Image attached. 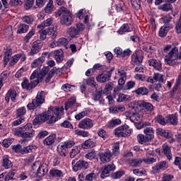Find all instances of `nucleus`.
<instances>
[{
	"instance_id": "f257e3e1",
	"label": "nucleus",
	"mask_w": 181,
	"mask_h": 181,
	"mask_svg": "<svg viewBox=\"0 0 181 181\" xmlns=\"http://www.w3.org/2000/svg\"><path fill=\"white\" fill-rule=\"evenodd\" d=\"M63 111L64 109L60 107H50L48 108V111L39 115L33 120V125H37V124H42V122H46L47 119L49 120V124H54L57 119L62 118L63 115Z\"/></svg>"
},
{
	"instance_id": "f03ea898",
	"label": "nucleus",
	"mask_w": 181,
	"mask_h": 181,
	"mask_svg": "<svg viewBox=\"0 0 181 181\" xmlns=\"http://www.w3.org/2000/svg\"><path fill=\"white\" fill-rule=\"evenodd\" d=\"M39 71H40V69H37L33 72L30 77V82H29L28 78H23L21 86L24 90H28V91L33 90V88H35V87L45 78V76L49 71V66H45L42 69L40 73Z\"/></svg>"
},
{
	"instance_id": "7ed1b4c3",
	"label": "nucleus",
	"mask_w": 181,
	"mask_h": 181,
	"mask_svg": "<svg viewBox=\"0 0 181 181\" xmlns=\"http://www.w3.org/2000/svg\"><path fill=\"white\" fill-rule=\"evenodd\" d=\"M31 123H27L22 127H19L15 129L14 135L20 136V138H28L32 139L33 136H35V130H33Z\"/></svg>"
},
{
	"instance_id": "20e7f679",
	"label": "nucleus",
	"mask_w": 181,
	"mask_h": 181,
	"mask_svg": "<svg viewBox=\"0 0 181 181\" xmlns=\"http://www.w3.org/2000/svg\"><path fill=\"white\" fill-rule=\"evenodd\" d=\"M132 130L129 129V126L127 124H124L119 126L115 130V135L117 136V138H125V136H130Z\"/></svg>"
},
{
	"instance_id": "39448f33",
	"label": "nucleus",
	"mask_w": 181,
	"mask_h": 181,
	"mask_svg": "<svg viewBox=\"0 0 181 181\" xmlns=\"http://www.w3.org/2000/svg\"><path fill=\"white\" fill-rule=\"evenodd\" d=\"M140 127L139 129L144 128V134L150 140L152 141L155 138V133L153 132V128L151 127V122H144L139 124Z\"/></svg>"
},
{
	"instance_id": "423d86ee",
	"label": "nucleus",
	"mask_w": 181,
	"mask_h": 181,
	"mask_svg": "<svg viewBox=\"0 0 181 181\" xmlns=\"http://www.w3.org/2000/svg\"><path fill=\"white\" fill-rule=\"evenodd\" d=\"M73 170L74 172H78V170H86L88 168V163L84 160L74 159L72 160Z\"/></svg>"
},
{
	"instance_id": "0eeeda50",
	"label": "nucleus",
	"mask_w": 181,
	"mask_h": 181,
	"mask_svg": "<svg viewBox=\"0 0 181 181\" xmlns=\"http://www.w3.org/2000/svg\"><path fill=\"white\" fill-rule=\"evenodd\" d=\"M33 170H37L36 174L38 177H43L48 172L46 165H39V163H34L32 167Z\"/></svg>"
},
{
	"instance_id": "6e6552de",
	"label": "nucleus",
	"mask_w": 181,
	"mask_h": 181,
	"mask_svg": "<svg viewBox=\"0 0 181 181\" xmlns=\"http://www.w3.org/2000/svg\"><path fill=\"white\" fill-rule=\"evenodd\" d=\"M73 22V14L71 13L63 14L60 18L61 25L64 26H71Z\"/></svg>"
},
{
	"instance_id": "1a4fd4ad",
	"label": "nucleus",
	"mask_w": 181,
	"mask_h": 181,
	"mask_svg": "<svg viewBox=\"0 0 181 181\" xmlns=\"http://www.w3.org/2000/svg\"><path fill=\"white\" fill-rule=\"evenodd\" d=\"M113 170H115V165L114 164H108L107 165H105V167L102 168V173L100 175L101 179L108 177V176H110V172H112Z\"/></svg>"
},
{
	"instance_id": "9d476101",
	"label": "nucleus",
	"mask_w": 181,
	"mask_h": 181,
	"mask_svg": "<svg viewBox=\"0 0 181 181\" xmlns=\"http://www.w3.org/2000/svg\"><path fill=\"white\" fill-rule=\"evenodd\" d=\"M93 127H94L93 120L88 118L82 119L78 124V127L81 129H91Z\"/></svg>"
},
{
	"instance_id": "9b49d317",
	"label": "nucleus",
	"mask_w": 181,
	"mask_h": 181,
	"mask_svg": "<svg viewBox=\"0 0 181 181\" xmlns=\"http://www.w3.org/2000/svg\"><path fill=\"white\" fill-rule=\"evenodd\" d=\"M49 68V71L46 74H47V76L45 78V82L46 83H49V81H50V80L52 79V77H53L54 76V73H57V74H63V71L62 70V69L59 68H56L54 67L52 69H51Z\"/></svg>"
},
{
	"instance_id": "f8f14e48",
	"label": "nucleus",
	"mask_w": 181,
	"mask_h": 181,
	"mask_svg": "<svg viewBox=\"0 0 181 181\" xmlns=\"http://www.w3.org/2000/svg\"><path fill=\"white\" fill-rule=\"evenodd\" d=\"M100 159L103 163H107V162H111V158H112V153L110 150H107L103 153L99 154Z\"/></svg>"
},
{
	"instance_id": "ddd939ff",
	"label": "nucleus",
	"mask_w": 181,
	"mask_h": 181,
	"mask_svg": "<svg viewBox=\"0 0 181 181\" xmlns=\"http://www.w3.org/2000/svg\"><path fill=\"white\" fill-rule=\"evenodd\" d=\"M147 81L148 83H155V81H158V83H164L165 80H163V75L156 73L153 74V76H150L147 78Z\"/></svg>"
},
{
	"instance_id": "4468645a",
	"label": "nucleus",
	"mask_w": 181,
	"mask_h": 181,
	"mask_svg": "<svg viewBox=\"0 0 181 181\" xmlns=\"http://www.w3.org/2000/svg\"><path fill=\"white\" fill-rule=\"evenodd\" d=\"M18 93L15 90H9L8 93L6 94L5 100L6 103H9V100H11L13 103H16V96Z\"/></svg>"
},
{
	"instance_id": "2eb2a0df",
	"label": "nucleus",
	"mask_w": 181,
	"mask_h": 181,
	"mask_svg": "<svg viewBox=\"0 0 181 181\" xmlns=\"http://www.w3.org/2000/svg\"><path fill=\"white\" fill-rule=\"evenodd\" d=\"M64 53L63 50H55L53 53L54 57L57 63H62L64 60Z\"/></svg>"
},
{
	"instance_id": "dca6fc26",
	"label": "nucleus",
	"mask_w": 181,
	"mask_h": 181,
	"mask_svg": "<svg viewBox=\"0 0 181 181\" xmlns=\"http://www.w3.org/2000/svg\"><path fill=\"white\" fill-rule=\"evenodd\" d=\"M148 65L152 66L156 70H162V62L159 59H151L148 61Z\"/></svg>"
},
{
	"instance_id": "f3484780",
	"label": "nucleus",
	"mask_w": 181,
	"mask_h": 181,
	"mask_svg": "<svg viewBox=\"0 0 181 181\" xmlns=\"http://www.w3.org/2000/svg\"><path fill=\"white\" fill-rule=\"evenodd\" d=\"M39 34H40V40L42 42V40H45L46 39L47 36H49L50 35H52V30L50 28H47L46 29L42 28L39 31Z\"/></svg>"
},
{
	"instance_id": "a211bd4d",
	"label": "nucleus",
	"mask_w": 181,
	"mask_h": 181,
	"mask_svg": "<svg viewBox=\"0 0 181 181\" xmlns=\"http://www.w3.org/2000/svg\"><path fill=\"white\" fill-rule=\"evenodd\" d=\"M34 103H36L38 107H40L45 103V92L40 91L37 93L36 98L34 99Z\"/></svg>"
},
{
	"instance_id": "6ab92c4d",
	"label": "nucleus",
	"mask_w": 181,
	"mask_h": 181,
	"mask_svg": "<svg viewBox=\"0 0 181 181\" xmlns=\"http://www.w3.org/2000/svg\"><path fill=\"white\" fill-rule=\"evenodd\" d=\"M143 60L144 57L138 55L136 52L133 53L132 55V64L134 66L141 64Z\"/></svg>"
},
{
	"instance_id": "aec40b11",
	"label": "nucleus",
	"mask_w": 181,
	"mask_h": 181,
	"mask_svg": "<svg viewBox=\"0 0 181 181\" xmlns=\"http://www.w3.org/2000/svg\"><path fill=\"white\" fill-rule=\"evenodd\" d=\"M163 152L168 160H172V150L168 144L163 145Z\"/></svg>"
},
{
	"instance_id": "412c9836",
	"label": "nucleus",
	"mask_w": 181,
	"mask_h": 181,
	"mask_svg": "<svg viewBox=\"0 0 181 181\" xmlns=\"http://www.w3.org/2000/svg\"><path fill=\"white\" fill-rule=\"evenodd\" d=\"M111 78V74L110 72L106 74H101L96 77L97 81L99 83H105Z\"/></svg>"
},
{
	"instance_id": "4be33fe9",
	"label": "nucleus",
	"mask_w": 181,
	"mask_h": 181,
	"mask_svg": "<svg viewBox=\"0 0 181 181\" xmlns=\"http://www.w3.org/2000/svg\"><path fill=\"white\" fill-rule=\"evenodd\" d=\"M66 33L71 37H78V35H80L76 27L69 28L66 30Z\"/></svg>"
},
{
	"instance_id": "5701e85b",
	"label": "nucleus",
	"mask_w": 181,
	"mask_h": 181,
	"mask_svg": "<svg viewBox=\"0 0 181 181\" xmlns=\"http://www.w3.org/2000/svg\"><path fill=\"white\" fill-rule=\"evenodd\" d=\"M125 111V107L124 105H117L115 107H111L109 109L110 114H117V112H122Z\"/></svg>"
},
{
	"instance_id": "b1692460",
	"label": "nucleus",
	"mask_w": 181,
	"mask_h": 181,
	"mask_svg": "<svg viewBox=\"0 0 181 181\" xmlns=\"http://www.w3.org/2000/svg\"><path fill=\"white\" fill-rule=\"evenodd\" d=\"M101 95H103V89L95 90V93L93 95V98L94 101H99L100 104L104 103V100L101 99Z\"/></svg>"
},
{
	"instance_id": "393cba45",
	"label": "nucleus",
	"mask_w": 181,
	"mask_h": 181,
	"mask_svg": "<svg viewBox=\"0 0 181 181\" xmlns=\"http://www.w3.org/2000/svg\"><path fill=\"white\" fill-rule=\"evenodd\" d=\"M166 168V161H161L158 163L155 166L153 167V173H158V170L165 169Z\"/></svg>"
},
{
	"instance_id": "a878e982",
	"label": "nucleus",
	"mask_w": 181,
	"mask_h": 181,
	"mask_svg": "<svg viewBox=\"0 0 181 181\" xmlns=\"http://www.w3.org/2000/svg\"><path fill=\"white\" fill-rule=\"evenodd\" d=\"M2 166L4 169H9L12 166V163L9 160V156H4L2 158Z\"/></svg>"
},
{
	"instance_id": "bb28decb",
	"label": "nucleus",
	"mask_w": 181,
	"mask_h": 181,
	"mask_svg": "<svg viewBox=\"0 0 181 181\" xmlns=\"http://www.w3.org/2000/svg\"><path fill=\"white\" fill-rule=\"evenodd\" d=\"M149 141H151L150 139L142 134H140L137 136V142L141 144V145H146V144H148Z\"/></svg>"
},
{
	"instance_id": "cd10ccee",
	"label": "nucleus",
	"mask_w": 181,
	"mask_h": 181,
	"mask_svg": "<svg viewBox=\"0 0 181 181\" xmlns=\"http://www.w3.org/2000/svg\"><path fill=\"white\" fill-rule=\"evenodd\" d=\"M140 107L144 110H146V111H150V112L153 111V105L148 102L141 101L140 103Z\"/></svg>"
},
{
	"instance_id": "c85d7f7f",
	"label": "nucleus",
	"mask_w": 181,
	"mask_h": 181,
	"mask_svg": "<svg viewBox=\"0 0 181 181\" xmlns=\"http://www.w3.org/2000/svg\"><path fill=\"white\" fill-rule=\"evenodd\" d=\"M83 149H88V148H94L95 146V142L93 139L86 140L83 144H81Z\"/></svg>"
},
{
	"instance_id": "c756f323",
	"label": "nucleus",
	"mask_w": 181,
	"mask_h": 181,
	"mask_svg": "<svg viewBox=\"0 0 181 181\" xmlns=\"http://www.w3.org/2000/svg\"><path fill=\"white\" fill-rule=\"evenodd\" d=\"M53 23V18H49L44 22L41 23L40 25H37L38 29H45V28H47L48 26H50Z\"/></svg>"
},
{
	"instance_id": "7c9ffc66",
	"label": "nucleus",
	"mask_w": 181,
	"mask_h": 181,
	"mask_svg": "<svg viewBox=\"0 0 181 181\" xmlns=\"http://www.w3.org/2000/svg\"><path fill=\"white\" fill-rule=\"evenodd\" d=\"M43 59L42 58H37L33 61L31 64V67L33 69H35L37 67L39 71V73H40L42 71H40V68H39L40 66H42L43 64Z\"/></svg>"
},
{
	"instance_id": "2f4dec72",
	"label": "nucleus",
	"mask_w": 181,
	"mask_h": 181,
	"mask_svg": "<svg viewBox=\"0 0 181 181\" xmlns=\"http://www.w3.org/2000/svg\"><path fill=\"white\" fill-rule=\"evenodd\" d=\"M12 56V50L6 49L4 52V66H6L11 60V57Z\"/></svg>"
},
{
	"instance_id": "473e14b6",
	"label": "nucleus",
	"mask_w": 181,
	"mask_h": 181,
	"mask_svg": "<svg viewBox=\"0 0 181 181\" xmlns=\"http://www.w3.org/2000/svg\"><path fill=\"white\" fill-rule=\"evenodd\" d=\"M166 122L172 125H177V117L175 115H170L167 116Z\"/></svg>"
},
{
	"instance_id": "72a5a7b5",
	"label": "nucleus",
	"mask_w": 181,
	"mask_h": 181,
	"mask_svg": "<svg viewBox=\"0 0 181 181\" xmlns=\"http://www.w3.org/2000/svg\"><path fill=\"white\" fill-rule=\"evenodd\" d=\"M55 141H56V134H52L44 140V144L47 146H50V145H53V143Z\"/></svg>"
},
{
	"instance_id": "f704fd0d",
	"label": "nucleus",
	"mask_w": 181,
	"mask_h": 181,
	"mask_svg": "<svg viewBox=\"0 0 181 181\" xmlns=\"http://www.w3.org/2000/svg\"><path fill=\"white\" fill-rule=\"evenodd\" d=\"M170 30V27L168 25L162 26L159 30V36L160 37H165L168 33Z\"/></svg>"
},
{
	"instance_id": "c9c22d12",
	"label": "nucleus",
	"mask_w": 181,
	"mask_h": 181,
	"mask_svg": "<svg viewBox=\"0 0 181 181\" xmlns=\"http://www.w3.org/2000/svg\"><path fill=\"white\" fill-rule=\"evenodd\" d=\"M119 155V143L116 142L112 144V156H118Z\"/></svg>"
},
{
	"instance_id": "e433bc0d",
	"label": "nucleus",
	"mask_w": 181,
	"mask_h": 181,
	"mask_svg": "<svg viewBox=\"0 0 181 181\" xmlns=\"http://www.w3.org/2000/svg\"><path fill=\"white\" fill-rule=\"evenodd\" d=\"M126 32H131L129 29V25L128 23L123 24L118 30L119 35H124Z\"/></svg>"
},
{
	"instance_id": "4c0bfd02",
	"label": "nucleus",
	"mask_w": 181,
	"mask_h": 181,
	"mask_svg": "<svg viewBox=\"0 0 181 181\" xmlns=\"http://www.w3.org/2000/svg\"><path fill=\"white\" fill-rule=\"evenodd\" d=\"M129 163L133 168H136V166H139L142 163V160L141 158H134L129 160Z\"/></svg>"
},
{
	"instance_id": "58836bf2",
	"label": "nucleus",
	"mask_w": 181,
	"mask_h": 181,
	"mask_svg": "<svg viewBox=\"0 0 181 181\" xmlns=\"http://www.w3.org/2000/svg\"><path fill=\"white\" fill-rule=\"evenodd\" d=\"M135 93L139 95H146L149 93V90H148V88L146 87H141L136 90Z\"/></svg>"
},
{
	"instance_id": "ea45409f",
	"label": "nucleus",
	"mask_w": 181,
	"mask_h": 181,
	"mask_svg": "<svg viewBox=\"0 0 181 181\" xmlns=\"http://www.w3.org/2000/svg\"><path fill=\"white\" fill-rule=\"evenodd\" d=\"M29 30V25L26 24H21L18 28V33H26Z\"/></svg>"
},
{
	"instance_id": "a19ab883",
	"label": "nucleus",
	"mask_w": 181,
	"mask_h": 181,
	"mask_svg": "<svg viewBox=\"0 0 181 181\" xmlns=\"http://www.w3.org/2000/svg\"><path fill=\"white\" fill-rule=\"evenodd\" d=\"M180 83H181V76H180L178 78V81L175 83V85L173 88V90L170 91V97H173L175 95L176 91H177V88H179V86H180Z\"/></svg>"
},
{
	"instance_id": "79ce46f5",
	"label": "nucleus",
	"mask_w": 181,
	"mask_h": 181,
	"mask_svg": "<svg viewBox=\"0 0 181 181\" xmlns=\"http://www.w3.org/2000/svg\"><path fill=\"white\" fill-rule=\"evenodd\" d=\"M53 9H54L53 1L49 0V3L47 4V6L45 8V11L46 13H50L51 12H53Z\"/></svg>"
},
{
	"instance_id": "37998d69",
	"label": "nucleus",
	"mask_w": 181,
	"mask_h": 181,
	"mask_svg": "<svg viewBox=\"0 0 181 181\" xmlns=\"http://www.w3.org/2000/svg\"><path fill=\"white\" fill-rule=\"evenodd\" d=\"M132 5L134 9L138 11L141 8V2H144L145 0H130Z\"/></svg>"
},
{
	"instance_id": "c03bdc74",
	"label": "nucleus",
	"mask_w": 181,
	"mask_h": 181,
	"mask_svg": "<svg viewBox=\"0 0 181 181\" xmlns=\"http://www.w3.org/2000/svg\"><path fill=\"white\" fill-rule=\"evenodd\" d=\"M49 174L51 176H54V177H62L63 176V173L60 170H50Z\"/></svg>"
},
{
	"instance_id": "a18cd8bd",
	"label": "nucleus",
	"mask_w": 181,
	"mask_h": 181,
	"mask_svg": "<svg viewBox=\"0 0 181 181\" xmlns=\"http://www.w3.org/2000/svg\"><path fill=\"white\" fill-rule=\"evenodd\" d=\"M65 13H70V11L64 6L60 7V8L56 12L57 16H62V15H65Z\"/></svg>"
},
{
	"instance_id": "49530a36",
	"label": "nucleus",
	"mask_w": 181,
	"mask_h": 181,
	"mask_svg": "<svg viewBox=\"0 0 181 181\" xmlns=\"http://www.w3.org/2000/svg\"><path fill=\"white\" fill-rule=\"evenodd\" d=\"M156 134H158V135H160V136H163L164 138H166V136H169L170 133L168 131L158 128L156 129Z\"/></svg>"
},
{
	"instance_id": "de8ad7c7",
	"label": "nucleus",
	"mask_w": 181,
	"mask_h": 181,
	"mask_svg": "<svg viewBox=\"0 0 181 181\" xmlns=\"http://www.w3.org/2000/svg\"><path fill=\"white\" fill-rule=\"evenodd\" d=\"M86 84L88 86H90L91 87H94V88H97L98 87V85L95 83V80L94 77H90L86 80Z\"/></svg>"
},
{
	"instance_id": "09e8293b",
	"label": "nucleus",
	"mask_w": 181,
	"mask_h": 181,
	"mask_svg": "<svg viewBox=\"0 0 181 181\" xmlns=\"http://www.w3.org/2000/svg\"><path fill=\"white\" fill-rule=\"evenodd\" d=\"M112 88H114V83L112 82L107 83L103 89V94H107L109 91H112Z\"/></svg>"
},
{
	"instance_id": "8fccbe9b",
	"label": "nucleus",
	"mask_w": 181,
	"mask_h": 181,
	"mask_svg": "<svg viewBox=\"0 0 181 181\" xmlns=\"http://www.w3.org/2000/svg\"><path fill=\"white\" fill-rule=\"evenodd\" d=\"M124 175H125V172L121 170L117 171L112 175V179H121V177H122Z\"/></svg>"
},
{
	"instance_id": "3c124183",
	"label": "nucleus",
	"mask_w": 181,
	"mask_h": 181,
	"mask_svg": "<svg viewBox=\"0 0 181 181\" xmlns=\"http://www.w3.org/2000/svg\"><path fill=\"white\" fill-rule=\"evenodd\" d=\"M87 115H88V111L83 110L79 112L78 114L76 115L75 118L76 119H77V121H80V119H81L82 118H84V117H87Z\"/></svg>"
},
{
	"instance_id": "603ef678",
	"label": "nucleus",
	"mask_w": 181,
	"mask_h": 181,
	"mask_svg": "<svg viewBox=\"0 0 181 181\" xmlns=\"http://www.w3.org/2000/svg\"><path fill=\"white\" fill-rule=\"evenodd\" d=\"M74 104H76V99L75 98H71L65 103V110L67 111L69 108H71Z\"/></svg>"
},
{
	"instance_id": "864d4df0",
	"label": "nucleus",
	"mask_w": 181,
	"mask_h": 181,
	"mask_svg": "<svg viewBox=\"0 0 181 181\" xmlns=\"http://www.w3.org/2000/svg\"><path fill=\"white\" fill-rule=\"evenodd\" d=\"M125 80H127L125 72L120 73V78L118 80L119 86H124L125 84Z\"/></svg>"
},
{
	"instance_id": "5fc2aeb1",
	"label": "nucleus",
	"mask_w": 181,
	"mask_h": 181,
	"mask_svg": "<svg viewBox=\"0 0 181 181\" xmlns=\"http://www.w3.org/2000/svg\"><path fill=\"white\" fill-rule=\"evenodd\" d=\"M22 21L24 23H27V25H32L33 23V18L30 16H23Z\"/></svg>"
},
{
	"instance_id": "6e6d98bb",
	"label": "nucleus",
	"mask_w": 181,
	"mask_h": 181,
	"mask_svg": "<svg viewBox=\"0 0 181 181\" xmlns=\"http://www.w3.org/2000/svg\"><path fill=\"white\" fill-rule=\"evenodd\" d=\"M76 143H74V141L70 140L66 141L62 144V148H66V149H69V148H71L72 146H74Z\"/></svg>"
},
{
	"instance_id": "4d7b16f0",
	"label": "nucleus",
	"mask_w": 181,
	"mask_h": 181,
	"mask_svg": "<svg viewBox=\"0 0 181 181\" xmlns=\"http://www.w3.org/2000/svg\"><path fill=\"white\" fill-rule=\"evenodd\" d=\"M34 2L35 0H26V2L24 4V9H25V11H29V9L33 6Z\"/></svg>"
},
{
	"instance_id": "13d9d810",
	"label": "nucleus",
	"mask_w": 181,
	"mask_h": 181,
	"mask_svg": "<svg viewBox=\"0 0 181 181\" xmlns=\"http://www.w3.org/2000/svg\"><path fill=\"white\" fill-rule=\"evenodd\" d=\"M25 2V0H11L9 5L11 6H18V5H22Z\"/></svg>"
},
{
	"instance_id": "bf43d9fd",
	"label": "nucleus",
	"mask_w": 181,
	"mask_h": 181,
	"mask_svg": "<svg viewBox=\"0 0 181 181\" xmlns=\"http://www.w3.org/2000/svg\"><path fill=\"white\" fill-rule=\"evenodd\" d=\"M25 114H26V109L25 108V107H21L17 110L16 116L18 117H23Z\"/></svg>"
},
{
	"instance_id": "052dcab7",
	"label": "nucleus",
	"mask_w": 181,
	"mask_h": 181,
	"mask_svg": "<svg viewBox=\"0 0 181 181\" xmlns=\"http://www.w3.org/2000/svg\"><path fill=\"white\" fill-rule=\"evenodd\" d=\"M43 46V42L41 40H37V41L33 43V47H35L38 50H40Z\"/></svg>"
},
{
	"instance_id": "680f3d73",
	"label": "nucleus",
	"mask_w": 181,
	"mask_h": 181,
	"mask_svg": "<svg viewBox=\"0 0 181 181\" xmlns=\"http://www.w3.org/2000/svg\"><path fill=\"white\" fill-rule=\"evenodd\" d=\"M95 150H90L88 151V153L86 154V159H94L95 158Z\"/></svg>"
},
{
	"instance_id": "e2e57ef3",
	"label": "nucleus",
	"mask_w": 181,
	"mask_h": 181,
	"mask_svg": "<svg viewBox=\"0 0 181 181\" xmlns=\"http://www.w3.org/2000/svg\"><path fill=\"white\" fill-rule=\"evenodd\" d=\"M33 35H35V29L32 28L24 37V40L28 43Z\"/></svg>"
},
{
	"instance_id": "0e129e2a",
	"label": "nucleus",
	"mask_w": 181,
	"mask_h": 181,
	"mask_svg": "<svg viewBox=\"0 0 181 181\" xmlns=\"http://www.w3.org/2000/svg\"><path fill=\"white\" fill-rule=\"evenodd\" d=\"M156 120L158 124H160V125H165L166 124L165 121V118L161 115H158L156 117Z\"/></svg>"
},
{
	"instance_id": "69168bd1",
	"label": "nucleus",
	"mask_w": 181,
	"mask_h": 181,
	"mask_svg": "<svg viewBox=\"0 0 181 181\" xmlns=\"http://www.w3.org/2000/svg\"><path fill=\"white\" fill-rule=\"evenodd\" d=\"M68 42L69 41L67 40V39H66L64 37L60 38L57 42V46H66V45H67Z\"/></svg>"
},
{
	"instance_id": "338daca9",
	"label": "nucleus",
	"mask_w": 181,
	"mask_h": 181,
	"mask_svg": "<svg viewBox=\"0 0 181 181\" xmlns=\"http://www.w3.org/2000/svg\"><path fill=\"white\" fill-rule=\"evenodd\" d=\"M57 151L60 156L64 157L66 156V152H67V149L66 148H64L63 146H61L60 148H58Z\"/></svg>"
},
{
	"instance_id": "774afa93",
	"label": "nucleus",
	"mask_w": 181,
	"mask_h": 181,
	"mask_svg": "<svg viewBox=\"0 0 181 181\" xmlns=\"http://www.w3.org/2000/svg\"><path fill=\"white\" fill-rule=\"evenodd\" d=\"M144 162H145V163L151 165V163H155V162H156V158H155L154 157H146V159H144Z\"/></svg>"
}]
</instances>
